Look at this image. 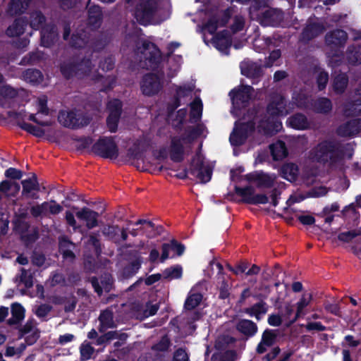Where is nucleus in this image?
Returning a JSON list of instances; mask_svg holds the SVG:
<instances>
[{"mask_svg":"<svg viewBox=\"0 0 361 361\" xmlns=\"http://www.w3.org/2000/svg\"><path fill=\"white\" fill-rule=\"evenodd\" d=\"M353 149L350 143H343L335 138H328L320 141L311 151L312 159L323 165L334 166L342 161L347 155L353 156Z\"/></svg>","mask_w":361,"mask_h":361,"instance_id":"1","label":"nucleus"},{"mask_svg":"<svg viewBox=\"0 0 361 361\" xmlns=\"http://www.w3.org/2000/svg\"><path fill=\"white\" fill-rule=\"evenodd\" d=\"M92 68V60L86 57H71L59 65L60 72L66 80L83 78L90 73Z\"/></svg>","mask_w":361,"mask_h":361,"instance_id":"2","label":"nucleus"},{"mask_svg":"<svg viewBox=\"0 0 361 361\" xmlns=\"http://www.w3.org/2000/svg\"><path fill=\"white\" fill-rule=\"evenodd\" d=\"M136 47L137 51L144 55L145 68L148 70H157L162 60L161 52L157 45L145 39L140 46Z\"/></svg>","mask_w":361,"mask_h":361,"instance_id":"3","label":"nucleus"},{"mask_svg":"<svg viewBox=\"0 0 361 361\" xmlns=\"http://www.w3.org/2000/svg\"><path fill=\"white\" fill-rule=\"evenodd\" d=\"M58 121L63 126L70 129H78L87 126L90 123V118L76 109L61 110L58 115Z\"/></svg>","mask_w":361,"mask_h":361,"instance_id":"4","label":"nucleus"},{"mask_svg":"<svg viewBox=\"0 0 361 361\" xmlns=\"http://www.w3.org/2000/svg\"><path fill=\"white\" fill-rule=\"evenodd\" d=\"M92 152L104 159H116L118 157V147L114 137H102L92 146Z\"/></svg>","mask_w":361,"mask_h":361,"instance_id":"5","label":"nucleus"},{"mask_svg":"<svg viewBox=\"0 0 361 361\" xmlns=\"http://www.w3.org/2000/svg\"><path fill=\"white\" fill-rule=\"evenodd\" d=\"M255 130V123L253 121L235 123V128L229 137L231 145L239 147L244 145L248 137Z\"/></svg>","mask_w":361,"mask_h":361,"instance_id":"6","label":"nucleus"},{"mask_svg":"<svg viewBox=\"0 0 361 361\" xmlns=\"http://www.w3.org/2000/svg\"><path fill=\"white\" fill-rule=\"evenodd\" d=\"M254 88L250 85H239L229 92L233 108L241 110L247 108L252 98Z\"/></svg>","mask_w":361,"mask_h":361,"instance_id":"7","label":"nucleus"},{"mask_svg":"<svg viewBox=\"0 0 361 361\" xmlns=\"http://www.w3.org/2000/svg\"><path fill=\"white\" fill-rule=\"evenodd\" d=\"M293 109V104L288 102L286 97L280 94H276L271 98L267 106V112L271 117L285 116Z\"/></svg>","mask_w":361,"mask_h":361,"instance_id":"8","label":"nucleus"},{"mask_svg":"<svg viewBox=\"0 0 361 361\" xmlns=\"http://www.w3.org/2000/svg\"><path fill=\"white\" fill-rule=\"evenodd\" d=\"M157 8L156 0H141L135 8V16L140 24L145 25L152 20Z\"/></svg>","mask_w":361,"mask_h":361,"instance_id":"9","label":"nucleus"},{"mask_svg":"<svg viewBox=\"0 0 361 361\" xmlns=\"http://www.w3.org/2000/svg\"><path fill=\"white\" fill-rule=\"evenodd\" d=\"M235 192L242 197L241 202L245 204L257 205L269 202V197L265 194H255V188L251 185L244 188L235 186Z\"/></svg>","mask_w":361,"mask_h":361,"instance_id":"10","label":"nucleus"},{"mask_svg":"<svg viewBox=\"0 0 361 361\" xmlns=\"http://www.w3.org/2000/svg\"><path fill=\"white\" fill-rule=\"evenodd\" d=\"M189 174L197 178L201 183L209 182L212 176V170L205 166L204 161L200 157H193L188 169Z\"/></svg>","mask_w":361,"mask_h":361,"instance_id":"11","label":"nucleus"},{"mask_svg":"<svg viewBox=\"0 0 361 361\" xmlns=\"http://www.w3.org/2000/svg\"><path fill=\"white\" fill-rule=\"evenodd\" d=\"M162 87L163 84L157 74L149 73L143 75L140 82V89L144 95L151 97L157 94Z\"/></svg>","mask_w":361,"mask_h":361,"instance_id":"12","label":"nucleus"},{"mask_svg":"<svg viewBox=\"0 0 361 361\" xmlns=\"http://www.w3.org/2000/svg\"><path fill=\"white\" fill-rule=\"evenodd\" d=\"M348 37L345 30L334 29L326 34L325 44L331 51H337L345 47Z\"/></svg>","mask_w":361,"mask_h":361,"instance_id":"13","label":"nucleus"},{"mask_svg":"<svg viewBox=\"0 0 361 361\" xmlns=\"http://www.w3.org/2000/svg\"><path fill=\"white\" fill-rule=\"evenodd\" d=\"M59 39L57 26L54 23H47L40 30L41 45L46 48H50L56 44Z\"/></svg>","mask_w":361,"mask_h":361,"instance_id":"14","label":"nucleus"},{"mask_svg":"<svg viewBox=\"0 0 361 361\" xmlns=\"http://www.w3.org/2000/svg\"><path fill=\"white\" fill-rule=\"evenodd\" d=\"M279 332V329H266L262 332L261 341L256 347V353L262 355L267 350V348L274 346L277 342Z\"/></svg>","mask_w":361,"mask_h":361,"instance_id":"15","label":"nucleus"},{"mask_svg":"<svg viewBox=\"0 0 361 361\" xmlns=\"http://www.w3.org/2000/svg\"><path fill=\"white\" fill-rule=\"evenodd\" d=\"M90 281L94 288V292L101 296L104 290L109 293L114 288V278L111 274H104L100 278V282L97 276H92Z\"/></svg>","mask_w":361,"mask_h":361,"instance_id":"16","label":"nucleus"},{"mask_svg":"<svg viewBox=\"0 0 361 361\" xmlns=\"http://www.w3.org/2000/svg\"><path fill=\"white\" fill-rule=\"evenodd\" d=\"M169 151L172 161L175 163L182 162L185 157V149L182 138L179 136L171 137Z\"/></svg>","mask_w":361,"mask_h":361,"instance_id":"17","label":"nucleus"},{"mask_svg":"<svg viewBox=\"0 0 361 361\" xmlns=\"http://www.w3.org/2000/svg\"><path fill=\"white\" fill-rule=\"evenodd\" d=\"M103 23V12L98 5H92L87 8V25L91 30L100 28Z\"/></svg>","mask_w":361,"mask_h":361,"instance_id":"18","label":"nucleus"},{"mask_svg":"<svg viewBox=\"0 0 361 361\" xmlns=\"http://www.w3.org/2000/svg\"><path fill=\"white\" fill-rule=\"evenodd\" d=\"M213 44L219 51L228 54L232 45V37L230 32L224 30L216 33L213 37Z\"/></svg>","mask_w":361,"mask_h":361,"instance_id":"19","label":"nucleus"},{"mask_svg":"<svg viewBox=\"0 0 361 361\" xmlns=\"http://www.w3.org/2000/svg\"><path fill=\"white\" fill-rule=\"evenodd\" d=\"M361 131V119L355 118L350 120L339 126L336 133L340 137H353Z\"/></svg>","mask_w":361,"mask_h":361,"instance_id":"20","label":"nucleus"},{"mask_svg":"<svg viewBox=\"0 0 361 361\" xmlns=\"http://www.w3.org/2000/svg\"><path fill=\"white\" fill-rule=\"evenodd\" d=\"M309 106L310 111L324 115L331 113L333 109L331 100L324 97H318L317 99L312 98Z\"/></svg>","mask_w":361,"mask_h":361,"instance_id":"21","label":"nucleus"},{"mask_svg":"<svg viewBox=\"0 0 361 361\" xmlns=\"http://www.w3.org/2000/svg\"><path fill=\"white\" fill-rule=\"evenodd\" d=\"M110 37L108 34L101 32L94 35L90 33L87 49L92 52L102 51L109 43Z\"/></svg>","mask_w":361,"mask_h":361,"instance_id":"22","label":"nucleus"},{"mask_svg":"<svg viewBox=\"0 0 361 361\" xmlns=\"http://www.w3.org/2000/svg\"><path fill=\"white\" fill-rule=\"evenodd\" d=\"M90 37V31L85 28L77 29L71 37L70 46L73 48L79 49L87 48Z\"/></svg>","mask_w":361,"mask_h":361,"instance_id":"23","label":"nucleus"},{"mask_svg":"<svg viewBox=\"0 0 361 361\" xmlns=\"http://www.w3.org/2000/svg\"><path fill=\"white\" fill-rule=\"evenodd\" d=\"M75 216L78 219L85 221L86 227L88 229H92L98 226V212L88 207H82L80 211L75 213Z\"/></svg>","mask_w":361,"mask_h":361,"instance_id":"24","label":"nucleus"},{"mask_svg":"<svg viewBox=\"0 0 361 361\" xmlns=\"http://www.w3.org/2000/svg\"><path fill=\"white\" fill-rule=\"evenodd\" d=\"M324 30V27L319 23H310L306 25L300 34V39L308 42L317 37Z\"/></svg>","mask_w":361,"mask_h":361,"instance_id":"25","label":"nucleus"},{"mask_svg":"<svg viewBox=\"0 0 361 361\" xmlns=\"http://www.w3.org/2000/svg\"><path fill=\"white\" fill-rule=\"evenodd\" d=\"M236 330L247 338L253 337L258 331V326L253 321L246 319H240L236 324Z\"/></svg>","mask_w":361,"mask_h":361,"instance_id":"26","label":"nucleus"},{"mask_svg":"<svg viewBox=\"0 0 361 361\" xmlns=\"http://www.w3.org/2000/svg\"><path fill=\"white\" fill-rule=\"evenodd\" d=\"M281 15L275 9H267L260 16V23L263 26H277L281 20Z\"/></svg>","mask_w":361,"mask_h":361,"instance_id":"27","label":"nucleus"},{"mask_svg":"<svg viewBox=\"0 0 361 361\" xmlns=\"http://www.w3.org/2000/svg\"><path fill=\"white\" fill-rule=\"evenodd\" d=\"M28 25V20L26 18H18L8 26L6 34L8 37H18L25 32Z\"/></svg>","mask_w":361,"mask_h":361,"instance_id":"28","label":"nucleus"},{"mask_svg":"<svg viewBox=\"0 0 361 361\" xmlns=\"http://www.w3.org/2000/svg\"><path fill=\"white\" fill-rule=\"evenodd\" d=\"M287 124L293 129L304 130L310 128V122L307 116L302 113H296L290 116Z\"/></svg>","mask_w":361,"mask_h":361,"instance_id":"29","label":"nucleus"},{"mask_svg":"<svg viewBox=\"0 0 361 361\" xmlns=\"http://www.w3.org/2000/svg\"><path fill=\"white\" fill-rule=\"evenodd\" d=\"M142 257L140 256L130 262L126 265L121 272L122 277L124 279H128L135 276L141 268Z\"/></svg>","mask_w":361,"mask_h":361,"instance_id":"30","label":"nucleus"},{"mask_svg":"<svg viewBox=\"0 0 361 361\" xmlns=\"http://www.w3.org/2000/svg\"><path fill=\"white\" fill-rule=\"evenodd\" d=\"M269 306L264 301H259L250 307L245 308L244 312L250 317H255L257 320H260L262 315L268 311Z\"/></svg>","mask_w":361,"mask_h":361,"instance_id":"31","label":"nucleus"},{"mask_svg":"<svg viewBox=\"0 0 361 361\" xmlns=\"http://www.w3.org/2000/svg\"><path fill=\"white\" fill-rule=\"evenodd\" d=\"M31 2V0H11L8 4V13L11 16L24 13Z\"/></svg>","mask_w":361,"mask_h":361,"instance_id":"32","label":"nucleus"},{"mask_svg":"<svg viewBox=\"0 0 361 361\" xmlns=\"http://www.w3.org/2000/svg\"><path fill=\"white\" fill-rule=\"evenodd\" d=\"M135 226L140 225V233L145 234L147 238H152L157 235H160V231H155V224L149 220L139 219L135 223Z\"/></svg>","mask_w":361,"mask_h":361,"instance_id":"33","label":"nucleus"},{"mask_svg":"<svg viewBox=\"0 0 361 361\" xmlns=\"http://www.w3.org/2000/svg\"><path fill=\"white\" fill-rule=\"evenodd\" d=\"M25 308L22 305L15 302L11 305V317L8 319L11 326L18 324L25 317Z\"/></svg>","mask_w":361,"mask_h":361,"instance_id":"34","label":"nucleus"},{"mask_svg":"<svg viewBox=\"0 0 361 361\" xmlns=\"http://www.w3.org/2000/svg\"><path fill=\"white\" fill-rule=\"evenodd\" d=\"M269 148L273 159L275 161L282 159L288 155L287 148L283 141L279 140L270 145Z\"/></svg>","mask_w":361,"mask_h":361,"instance_id":"35","label":"nucleus"},{"mask_svg":"<svg viewBox=\"0 0 361 361\" xmlns=\"http://www.w3.org/2000/svg\"><path fill=\"white\" fill-rule=\"evenodd\" d=\"M218 285L217 288L219 291V298L221 300L228 299L230 297L231 284L229 283L228 280L226 278L224 274H221L217 278Z\"/></svg>","mask_w":361,"mask_h":361,"instance_id":"36","label":"nucleus"},{"mask_svg":"<svg viewBox=\"0 0 361 361\" xmlns=\"http://www.w3.org/2000/svg\"><path fill=\"white\" fill-rule=\"evenodd\" d=\"M46 17L40 11H35L30 13V26L35 30H39L43 27L45 24Z\"/></svg>","mask_w":361,"mask_h":361,"instance_id":"37","label":"nucleus"},{"mask_svg":"<svg viewBox=\"0 0 361 361\" xmlns=\"http://www.w3.org/2000/svg\"><path fill=\"white\" fill-rule=\"evenodd\" d=\"M347 59L351 65L357 66L361 64V46L352 45L348 47Z\"/></svg>","mask_w":361,"mask_h":361,"instance_id":"38","label":"nucleus"},{"mask_svg":"<svg viewBox=\"0 0 361 361\" xmlns=\"http://www.w3.org/2000/svg\"><path fill=\"white\" fill-rule=\"evenodd\" d=\"M190 118L191 121H199L202 114L203 104L200 97H196L190 104Z\"/></svg>","mask_w":361,"mask_h":361,"instance_id":"39","label":"nucleus"},{"mask_svg":"<svg viewBox=\"0 0 361 361\" xmlns=\"http://www.w3.org/2000/svg\"><path fill=\"white\" fill-rule=\"evenodd\" d=\"M164 279L171 281L180 279L183 276V268L180 264L171 266L163 271Z\"/></svg>","mask_w":361,"mask_h":361,"instance_id":"40","label":"nucleus"},{"mask_svg":"<svg viewBox=\"0 0 361 361\" xmlns=\"http://www.w3.org/2000/svg\"><path fill=\"white\" fill-rule=\"evenodd\" d=\"M17 126L20 129L26 131L27 133H30V135L36 137H42L45 134V131L44 129L38 126H34L31 123H26L25 121L17 122Z\"/></svg>","mask_w":361,"mask_h":361,"instance_id":"41","label":"nucleus"},{"mask_svg":"<svg viewBox=\"0 0 361 361\" xmlns=\"http://www.w3.org/2000/svg\"><path fill=\"white\" fill-rule=\"evenodd\" d=\"M23 78L30 83L38 85L43 80V74L38 69L28 68L23 73Z\"/></svg>","mask_w":361,"mask_h":361,"instance_id":"42","label":"nucleus"},{"mask_svg":"<svg viewBox=\"0 0 361 361\" xmlns=\"http://www.w3.org/2000/svg\"><path fill=\"white\" fill-rule=\"evenodd\" d=\"M348 78L345 74L336 76L333 81V89L336 94H343L348 85Z\"/></svg>","mask_w":361,"mask_h":361,"instance_id":"43","label":"nucleus"},{"mask_svg":"<svg viewBox=\"0 0 361 361\" xmlns=\"http://www.w3.org/2000/svg\"><path fill=\"white\" fill-rule=\"evenodd\" d=\"M73 245V243L67 238L63 237L59 241V249L61 251L63 257L64 259H75V253L70 249V245Z\"/></svg>","mask_w":361,"mask_h":361,"instance_id":"44","label":"nucleus"},{"mask_svg":"<svg viewBox=\"0 0 361 361\" xmlns=\"http://www.w3.org/2000/svg\"><path fill=\"white\" fill-rule=\"evenodd\" d=\"M202 298V295L200 293H195L188 295L184 303V308L186 310H194L200 304Z\"/></svg>","mask_w":361,"mask_h":361,"instance_id":"45","label":"nucleus"},{"mask_svg":"<svg viewBox=\"0 0 361 361\" xmlns=\"http://www.w3.org/2000/svg\"><path fill=\"white\" fill-rule=\"evenodd\" d=\"M293 102H291L293 106L295 105L300 109L309 110L310 109V99L308 96L305 94L298 93L293 96Z\"/></svg>","mask_w":361,"mask_h":361,"instance_id":"46","label":"nucleus"},{"mask_svg":"<svg viewBox=\"0 0 361 361\" xmlns=\"http://www.w3.org/2000/svg\"><path fill=\"white\" fill-rule=\"evenodd\" d=\"M274 184V180L267 173L259 171L257 187L258 188H271Z\"/></svg>","mask_w":361,"mask_h":361,"instance_id":"47","label":"nucleus"},{"mask_svg":"<svg viewBox=\"0 0 361 361\" xmlns=\"http://www.w3.org/2000/svg\"><path fill=\"white\" fill-rule=\"evenodd\" d=\"M122 102L118 99L109 102L108 104L109 116L120 118L122 114Z\"/></svg>","mask_w":361,"mask_h":361,"instance_id":"48","label":"nucleus"},{"mask_svg":"<svg viewBox=\"0 0 361 361\" xmlns=\"http://www.w3.org/2000/svg\"><path fill=\"white\" fill-rule=\"evenodd\" d=\"M42 59V54L39 51H32L25 55L21 61L23 65H35L39 63Z\"/></svg>","mask_w":361,"mask_h":361,"instance_id":"49","label":"nucleus"},{"mask_svg":"<svg viewBox=\"0 0 361 361\" xmlns=\"http://www.w3.org/2000/svg\"><path fill=\"white\" fill-rule=\"evenodd\" d=\"M117 336L118 332L116 331H110L98 336L93 343L96 345H104L114 339H116Z\"/></svg>","mask_w":361,"mask_h":361,"instance_id":"50","label":"nucleus"},{"mask_svg":"<svg viewBox=\"0 0 361 361\" xmlns=\"http://www.w3.org/2000/svg\"><path fill=\"white\" fill-rule=\"evenodd\" d=\"M99 321L101 324L106 325L107 327H115L113 312L109 310H105L101 312L99 317Z\"/></svg>","mask_w":361,"mask_h":361,"instance_id":"51","label":"nucleus"},{"mask_svg":"<svg viewBox=\"0 0 361 361\" xmlns=\"http://www.w3.org/2000/svg\"><path fill=\"white\" fill-rule=\"evenodd\" d=\"M361 235V229L341 232L338 235V240L343 243H350L355 238Z\"/></svg>","mask_w":361,"mask_h":361,"instance_id":"52","label":"nucleus"},{"mask_svg":"<svg viewBox=\"0 0 361 361\" xmlns=\"http://www.w3.org/2000/svg\"><path fill=\"white\" fill-rule=\"evenodd\" d=\"M312 299V295H310L308 298H306L305 296H302L300 300L297 302V311L295 317L290 320V324L294 323L298 318L300 317V313L302 312L303 309L306 307L310 300Z\"/></svg>","mask_w":361,"mask_h":361,"instance_id":"53","label":"nucleus"},{"mask_svg":"<svg viewBox=\"0 0 361 361\" xmlns=\"http://www.w3.org/2000/svg\"><path fill=\"white\" fill-rule=\"evenodd\" d=\"M170 345V339L167 336H164L157 343L152 345V349L157 352H166L168 350Z\"/></svg>","mask_w":361,"mask_h":361,"instance_id":"54","label":"nucleus"},{"mask_svg":"<svg viewBox=\"0 0 361 361\" xmlns=\"http://www.w3.org/2000/svg\"><path fill=\"white\" fill-rule=\"evenodd\" d=\"M94 352V349L90 343H82L80 347V360L86 361L90 359Z\"/></svg>","mask_w":361,"mask_h":361,"instance_id":"55","label":"nucleus"},{"mask_svg":"<svg viewBox=\"0 0 361 361\" xmlns=\"http://www.w3.org/2000/svg\"><path fill=\"white\" fill-rule=\"evenodd\" d=\"M127 155L130 159H133L134 160H140L143 158V155L139 147V142H136V141H135L133 146L128 149Z\"/></svg>","mask_w":361,"mask_h":361,"instance_id":"56","label":"nucleus"},{"mask_svg":"<svg viewBox=\"0 0 361 361\" xmlns=\"http://www.w3.org/2000/svg\"><path fill=\"white\" fill-rule=\"evenodd\" d=\"M201 134V130L197 127H190L185 135L179 136L184 142L191 143Z\"/></svg>","mask_w":361,"mask_h":361,"instance_id":"57","label":"nucleus"},{"mask_svg":"<svg viewBox=\"0 0 361 361\" xmlns=\"http://www.w3.org/2000/svg\"><path fill=\"white\" fill-rule=\"evenodd\" d=\"M20 271V281L23 283L27 288H32L33 286V276L32 274H28L27 270L25 268H21Z\"/></svg>","mask_w":361,"mask_h":361,"instance_id":"58","label":"nucleus"},{"mask_svg":"<svg viewBox=\"0 0 361 361\" xmlns=\"http://www.w3.org/2000/svg\"><path fill=\"white\" fill-rule=\"evenodd\" d=\"M115 59L113 56H108L99 61V67L104 71H109L114 69Z\"/></svg>","mask_w":361,"mask_h":361,"instance_id":"59","label":"nucleus"},{"mask_svg":"<svg viewBox=\"0 0 361 361\" xmlns=\"http://www.w3.org/2000/svg\"><path fill=\"white\" fill-rule=\"evenodd\" d=\"M18 94L17 91L10 85H4L0 87V96L4 98H15Z\"/></svg>","mask_w":361,"mask_h":361,"instance_id":"60","label":"nucleus"},{"mask_svg":"<svg viewBox=\"0 0 361 361\" xmlns=\"http://www.w3.org/2000/svg\"><path fill=\"white\" fill-rule=\"evenodd\" d=\"M219 27L216 15L211 16L204 26V29L211 35L215 34Z\"/></svg>","mask_w":361,"mask_h":361,"instance_id":"61","label":"nucleus"},{"mask_svg":"<svg viewBox=\"0 0 361 361\" xmlns=\"http://www.w3.org/2000/svg\"><path fill=\"white\" fill-rule=\"evenodd\" d=\"M242 73L247 78H258L262 75V68L260 66H250L242 70Z\"/></svg>","mask_w":361,"mask_h":361,"instance_id":"62","label":"nucleus"},{"mask_svg":"<svg viewBox=\"0 0 361 361\" xmlns=\"http://www.w3.org/2000/svg\"><path fill=\"white\" fill-rule=\"evenodd\" d=\"M250 264L247 262L242 261L236 264L235 267H232L231 265H228V269L233 272L235 275H238L240 274H243L247 272V269L249 267Z\"/></svg>","mask_w":361,"mask_h":361,"instance_id":"63","label":"nucleus"},{"mask_svg":"<svg viewBox=\"0 0 361 361\" xmlns=\"http://www.w3.org/2000/svg\"><path fill=\"white\" fill-rule=\"evenodd\" d=\"M329 81V74L326 71H321L317 76V84L319 90H324Z\"/></svg>","mask_w":361,"mask_h":361,"instance_id":"64","label":"nucleus"}]
</instances>
